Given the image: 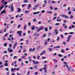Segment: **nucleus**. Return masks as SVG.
Returning a JSON list of instances; mask_svg holds the SVG:
<instances>
[{"mask_svg": "<svg viewBox=\"0 0 75 75\" xmlns=\"http://www.w3.org/2000/svg\"><path fill=\"white\" fill-rule=\"evenodd\" d=\"M40 28H39L38 29H37V30L38 31V32H39L41 30H43L44 29V28L42 27V26H40Z\"/></svg>", "mask_w": 75, "mask_h": 75, "instance_id": "obj_1", "label": "nucleus"}, {"mask_svg": "<svg viewBox=\"0 0 75 75\" xmlns=\"http://www.w3.org/2000/svg\"><path fill=\"white\" fill-rule=\"evenodd\" d=\"M11 12H13L14 11V8H13V4L11 5Z\"/></svg>", "mask_w": 75, "mask_h": 75, "instance_id": "obj_2", "label": "nucleus"}, {"mask_svg": "<svg viewBox=\"0 0 75 75\" xmlns=\"http://www.w3.org/2000/svg\"><path fill=\"white\" fill-rule=\"evenodd\" d=\"M72 37V35H69V36L67 37L68 40H67V42H69V40H70V38Z\"/></svg>", "mask_w": 75, "mask_h": 75, "instance_id": "obj_3", "label": "nucleus"}, {"mask_svg": "<svg viewBox=\"0 0 75 75\" xmlns=\"http://www.w3.org/2000/svg\"><path fill=\"white\" fill-rule=\"evenodd\" d=\"M21 33H22V31H18L17 34H19V36H21Z\"/></svg>", "mask_w": 75, "mask_h": 75, "instance_id": "obj_4", "label": "nucleus"}, {"mask_svg": "<svg viewBox=\"0 0 75 75\" xmlns=\"http://www.w3.org/2000/svg\"><path fill=\"white\" fill-rule=\"evenodd\" d=\"M8 51L9 52H10L11 53V52L13 51V50H11V49L10 48H8Z\"/></svg>", "mask_w": 75, "mask_h": 75, "instance_id": "obj_5", "label": "nucleus"}, {"mask_svg": "<svg viewBox=\"0 0 75 75\" xmlns=\"http://www.w3.org/2000/svg\"><path fill=\"white\" fill-rule=\"evenodd\" d=\"M55 34H58V30L57 29H55L54 30V33H55Z\"/></svg>", "mask_w": 75, "mask_h": 75, "instance_id": "obj_6", "label": "nucleus"}, {"mask_svg": "<svg viewBox=\"0 0 75 75\" xmlns=\"http://www.w3.org/2000/svg\"><path fill=\"white\" fill-rule=\"evenodd\" d=\"M63 63L64 64L63 66L64 67H67V66H68V65H67V62H64Z\"/></svg>", "mask_w": 75, "mask_h": 75, "instance_id": "obj_7", "label": "nucleus"}, {"mask_svg": "<svg viewBox=\"0 0 75 75\" xmlns=\"http://www.w3.org/2000/svg\"><path fill=\"white\" fill-rule=\"evenodd\" d=\"M17 42H16V43H15L13 45V49H15V48H16V46H17Z\"/></svg>", "mask_w": 75, "mask_h": 75, "instance_id": "obj_8", "label": "nucleus"}, {"mask_svg": "<svg viewBox=\"0 0 75 75\" xmlns=\"http://www.w3.org/2000/svg\"><path fill=\"white\" fill-rule=\"evenodd\" d=\"M62 17H65V18H68V17L67 15H62Z\"/></svg>", "mask_w": 75, "mask_h": 75, "instance_id": "obj_9", "label": "nucleus"}, {"mask_svg": "<svg viewBox=\"0 0 75 75\" xmlns=\"http://www.w3.org/2000/svg\"><path fill=\"white\" fill-rule=\"evenodd\" d=\"M16 69V68H12L11 69V72H13V71H15Z\"/></svg>", "mask_w": 75, "mask_h": 75, "instance_id": "obj_10", "label": "nucleus"}, {"mask_svg": "<svg viewBox=\"0 0 75 75\" xmlns=\"http://www.w3.org/2000/svg\"><path fill=\"white\" fill-rule=\"evenodd\" d=\"M40 13V11H38V12H35L33 13V15H35V14H39V13Z\"/></svg>", "mask_w": 75, "mask_h": 75, "instance_id": "obj_11", "label": "nucleus"}, {"mask_svg": "<svg viewBox=\"0 0 75 75\" xmlns=\"http://www.w3.org/2000/svg\"><path fill=\"white\" fill-rule=\"evenodd\" d=\"M69 18H70V19H72L73 18H74V15H71L70 16Z\"/></svg>", "mask_w": 75, "mask_h": 75, "instance_id": "obj_12", "label": "nucleus"}, {"mask_svg": "<svg viewBox=\"0 0 75 75\" xmlns=\"http://www.w3.org/2000/svg\"><path fill=\"white\" fill-rule=\"evenodd\" d=\"M6 13V12L4 10H3L1 12V14H5V13Z\"/></svg>", "mask_w": 75, "mask_h": 75, "instance_id": "obj_13", "label": "nucleus"}, {"mask_svg": "<svg viewBox=\"0 0 75 75\" xmlns=\"http://www.w3.org/2000/svg\"><path fill=\"white\" fill-rule=\"evenodd\" d=\"M31 6V5L30 4H28V9H30Z\"/></svg>", "mask_w": 75, "mask_h": 75, "instance_id": "obj_14", "label": "nucleus"}, {"mask_svg": "<svg viewBox=\"0 0 75 75\" xmlns=\"http://www.w3.org/2000/svg\"><path fill=\"white\" fill-rule=\"evenodd\" d=\"M60 48V46H56L55 47H54V49L55 48Z\"/></svg>", "mask_w": 75, "mask_h": 75, "instance_id": "obj_15", "label": "nucleus"}, {"mask_svg": "<svg viewBox=\"0 0 75 75\" xmlns=\"http://www.w3.org/2000/svg\"><path fill=\"white\" fill-rule=\"evenodd\" d=\"M18 13H19V12H20V11H21V10L20 9V8H18Z\"/></svg>", "mask_w": 75, "mask_h": 75, "instance_id": "obj_16", "label": "nucleus"}, {"mask_svg": "<svg viewBox=\"0 0 75 75\" xmlns=\"http://www.w3.org/2000/svg\"><path fill=\"white\" fill-rule=\"evenodd\" d=\"M67 68L68 69V71H71V67L69 68V67H68V66H67Z\"/></svg>", "mask_w": 75, "mask_h": 75, "instance_id": "obj_17", "label": "nucleus"}, {"mask_svg": "<svg viewBox=\"0 0 75 75\" xmlns=\"http://www.w3.org/2000/svg\"><path fill=\"white\" fill-rule=\"evenodd\" d=\"M44 66H45L44 68V70H46V68H47V65L46 64H45V65H44Z\"/></svg>", "mask_w": 75, "mask_h": 75, "instance_id": "obj_18", "label": "nucleus"}, {"mask_svg": "<svg viewBox=\"0 0 75 75\" xmlns=\"http://www.w3.org/2000/svg\"><path fill=\"white\" fill-rule=\"evenodd\" d=\"M61 52H62V53H64V52H65V50L63 49H61L60 50Z\"/></svg>", "mask_w": 75, "mask_h": 75, "instance_id": "obj_19", "label": "nucleus"}, {"mask_svg": "<svg viewBox=\"0 0 75 75\" xmlns=\"http://www.w3.org/2000/svg\"><path fill=\"white\" fill-rule=\"evenodd\" d=\"M35 28V26H33L31 28V29L32 30H34Z\"/></svg>", "mask_w": 75, "mask_h": 75, "instance_id": "obj_20", "label": "nucleus"}, {"mask_svg": "<svg viewBox=\"0 0 75 75\" xmlns=\"http://www.w3.org/2000/svg\"><path fill=\"white\" fill-rule=\"evenodd\" d=\"M7 43H5L4 44V47H7Z\"/></svg>", "mask_w": 75, "mask_h": 75, "instance_id": "obj_21", "label": "nucleus"}, {"mask_svg": "<svg viewBox=\"0 0 75 75\" xmlns=\"http://www.w3.org/2000/svg\"><path fill=\"white\" fill-rule=\"evenodd\" d=\"M3 7H4V5L2 6L1 7H0V10H2V9H3Z\"/></svg>", "mask_w": 75, "mask_h": 75, "instance_id": "obj_22", "label": "nucleus"}, {"mask_svg": "<svg viewBox=\"0 0 75 75\" xmlns=\"http://www.w3.org/2000/svg\"><path fill=\"white\" fill-rule=\"evenodd\" d=\"M9 48H11V47H12V45H11V44H10L9 45Z\"/></svg>", "mask_w": 75, "mask_h": 75, "instance_id": "obj_23", "label": "nucleus"}, {"mask_svg": "<svg viewBox=\"0 0 75 75\" xmlns=\"http://www.w3.org/2000/svg\"><path fill=\"white\" fill-rule=\"evenodd\" d=\"M4 65L6 67H8V64H7V63H5L4 64Z\"/></svg>", "mask_w": 75, "mask_h": 75, "instance_id": "obj_24", "label": "nucleus"}, {"mask_svg": "<svg viewBox=\"0 0 75 75\" xmlns=\"http://www.w3.org/2000/svg\"><path fill=\"white\" fill-rule=\"evenodd\" d=\"M46 37V34L44 33L43 34V35L42 36L43 38H44V37Z\"/></svg>", "mask_w": 75, "mask_h": 75, "instance_id": "obj_25", "label": "nucleus"}, {"mask_svg": "<svg viewBox=\"0 0 75 75\" xmlns=\"http://www.w3.org/2000/svg\"><path fill=\"white\" fill-rule=\"evenodd\" d=\"M58 57H62V55L60 54H59L58 55Z\"/></svg>", "mask_w": 75, "mask_h": 75, "instance_id": "obj_26", "label": "nucleus"}, {"mask_svg": "<svg viewBox=\"0 0 75 75\" xmlns=\"http://www.w3.org/2000/svg\"><path fill=\"white\" fill-rule=\"evenodd\" d=\"M23 1L24 3H28V1L27 0H24Z\"/></svg>", "mask_w": 75, "mask_h": 75, "instance_id": "obj_27", "label": "nucleus"}, {"mask_svg": "<svg viewBox=\"0 0 75 75\" xmlns=\"http://www.w3.org/2000/svg\"><path fill=\"white\" fill-rule=\"evenodd\" d=\"M45 30L47 32L48 31V28H45Z\"/></svg>", "mask_w": 75, "mask_h": 75, "instance_id": "obj_28", "label": "nucleus"}, {"mask_svg": "<svg viewBox=\"0 0 75 75\" xmlns=\"http://www.w3.org/2000/svg\"><path fill=\"white\" fill-rule=\"evenodd\" d=\"M71 27L72 28H75V26L73 24H72L71 25Z\"/></svg>", "mask_w": 75, "mask_h": 75, "instance_id": "obj_29", "label": "nucleus"}, {"mask_svg": "<svg viewBox=\"0 0 75 75\" xmlns=\"http://www.w3.org/2000/svg\"><path fill=\"white\" fill-rule=\"evenodd\" d=\"M61 21V19H57V21H58V22H60Z\"/></svg>", "mask_w": 75, "mask_h": 75, "instance_id": "obj_30", "label": "nucleus"}, {"mask_svg": "<svg viewBox=\"0 0 75 75\" xmlns=\"http://www.w3.org/2000/svg\"><path fill=\"white\" fill-rule=\"evenodd\" d=\"M59 40V36L57 37V41H58Z\"/></svg>", "mask_w": 75, "mask_h": 75, "instance_id": "obj_31", "label": "nucleus"}, {"mask_svg": "<svg viewBox=\"0 0 75 75\" xmlns=\"http://www.w3.org/2000/svg\"><path fill=\"white\" fill-rule=\"evenodd\" d=\"M53 61H54L55 62H56V63H57V60L55 59H53Z\"/></svg>", "mask_w": 75, "mask_h": 75, "instance_id": "obj_32", "label": "nucleus"}, {"mask_svg": "<svg viewBox=\"0 0 75 75\" xmlns=\"http://www.w3.org/2000/svg\"><path fill=\"white\" fill-rule=\"evenodd\" d=\"M37 65H36L34 67V68L35 69H37Z\"/></svg>", "mask_w": 75, "mask_h": 75, "instance_id": "obj_33", "label": "nucleus"}, {"mask_svg": "<svg viewBox=\"0 0 75 75\" xmlns=\"http://www.w3.org/2000/svg\"><path fill=\"white\" fill-rule=\"evenodd\" d=\"M63 44L64 45H66V42H63Z\"/></svg>", "mask_w": 75, "mask_h": 75, "instance_id": "obj_34", "label": "nucleus"}, {"mask_svg": "<svg viewBox=\"0 0 75 75\" xmlns=\"http://www.w3.org/2000/svg\"><path fill=\"white\" fill-rule=\"evenodd\" d=\"M40 6V4H38L37 5H36L35 6V8H36V7H38Z\"/></svg>", "mask_w": 75, "mask_h": 75, "instance_id": "obj_35", "label": "nucleus"}, {"mask_svg": "<svg viewBox=\"0 0 75 75\" xmlns=\"http://www.w3.org/2000/svg\"><path fill=\"white\" fill-rule=\"evenodd\" d=\"M68 14H71V11H69L68 12Z\"/></svg>", "mask_w": 75, "mask_h": 75, "instance_id": "obj_36", "label": "nucleus"}, {"mask_svg": "<svg viewBox=\"0 0 75 75\" xmlns=\"http://www.w3.org/2000/svg\"><path fill=\"white\" fill-rule=\"evenodd\" d=\"M7 40H10V41H11V39L10 38H8Z\"/></svg>", "mask_w": 75, "mask_h": 75, "instance_id": "obj_37", "label": "nucleus"}, {"mask_svg": "<svg viewBox=\"0 0 75 75\" xmlns=\"http://www.w3.org/2000/svg\"><path fill=\"white\" fill-rule=\"evenodd\" d=\"M49 50L50 51H52V49L51 48H49Z\"/></svg>", "mask_w": 75, "mask_h": 75, "instance_id": "obj_38", "label": "nucleus"}, {"mask_svg": "<svg viewBox=\"0 0 75 75\" xmlns=\"http://www.w3.org/2000/svg\"><path fill=\"white\" fill-rule=\"evenodd\" d=\"M5 70H6V71H8L9 70V69H8V68H6Z\"/></svg>", "mask_w": 75, "mask_h": 75, "instance_id": "obj_39", "label": "nucleus"}, {"mask_svg": "<svg viewBox=\"0 0 75 75\" xmlns=\"http://www.w3.org/2000/svg\"><path fill=\"white\" fill-rule=\"evenodd\" d=\"M60 36L61 37V38H62L63 39L64 38V36L63 35H61Z\"/></svg>", "mask_w": 75, "mask_h": 75, "instance_id": "obj_40", "label": "nucleus"}, {"mask_svg": "<svg viewBox=\"0 0 75 75\" xmlns=\"http://www.w3.org/2000/svg\"><path fill=\"white\" fill-rule=\"evenodd\" d=\"M51 21H52L51 20H48L47 21V22H48V23H51Z\"/></svg>", "mask_w": 75, "mask_h": 75, "instance_id": "obj_41", "label": "nucleus"}, {"mask_svg": "<svg viewBox=\"0 0 75 75\" xmlns=\"http://www.w3.org/2000/svg\"><path fill=\"white\" fill-rule=\"evenodd\" d=\"M21 50L20 49L18 50V52H19V53H21Z\"/></svg>", "mask_w": 75, "mask_h": 75, "instance_id": "obj_42", "label": "nucleus"}, {"mask_svg": "<svg viewBox=\"0 0 75 75\" xmlns=\"http://www.w3.org/2000/svg\"><path fill=\"white\" fill-rule=\"evenodd\" d=\"M52 12H51V11H49V12H47V13H49V14H52Z\"/></svg>", "mask_w": 75, "mask_h": 75, "instance_id": "obj_43", "label": "nucleus"}, {"mask_svg": "<svg viewBox=\"0 0 75 75\" xmlns=\"http://www.w3.org/2000/svg\"><path fill=\"white\" fill-rule=\"evenodd\" d=\"M44 3H45V4H47V1L46 0H45L44 1Z\"/></svg>", "mask_w": 75, "mask_h": 75, "instance_id": "obj_44", "label": "nucleus"}, {"mask_svg": "<svg viewBox=\"0 0 75 75\" xmlns=\"http://www.w3.org/2000/svg\"><path fill=\"white\" fill-rule=\"evenodd\" d=\"M55 25L57 26V25H59V23H57L55 24Z\"/></svg>", "mask_w": 75, "mask_h": 75, "instance_id": "obj_45", "label": "nucleus"}, {"mask_svg": "<svg viewBox=\"0 0 75 75\" xmlns=\"http://www.w3.org/2000/svg\"><path fill=\"white\" fill-rule=\"evenodd\" d=\"M42 13H45V11L44 10H43L42 11Z\"/></svg>", "mask_w": 75, "mask_h": 75, "instance_id": "obj_46", "label": "nucleus"}, {"mask_svg": "<svg viewBox=\"0 0 75 75\" xmlns=\"http://www.w3.org/2000/svg\"><path fill=\"white\" fill-rule=\"evenodd\" d=\"M42 59H46V57H42Z\"/></svg>", "mask_w": 75, "mask_h": 75, "instance_id": "obj_47", "label": "nucleus"}, {"mask_svg": "<svg viewBox=\"0 0 75 75\" xmlns=\"http://www.w3.org/2000/svg\"><path fill=\"white\" fill-rule=\"evenodd\" d=\"M39 62L38 61H36V62H35V64H39Z\"/></svg>", "mask_w": 75, "mask_h": 75, "instance_id": "obj_48", "label": "nucleus"}, {"mask_svg": "<svg viewBox=\"0 0 75 75\" xmlns=\"http://www.w3.org/2000/svg\"><path fill=\"white\" fill-rule=\"evenodd\" d=\"M43 54H45V53L46 52V51L45 50H44L43 52H42Z\"/></svg>", "mask_w": 75, "mask_h": 75, "instance_id": "obj_49", "label": "nucleus"}, {"mask_svg": "<svg viewBox=\"0 0 75 75\" xmlns=\"http://www.w3.org/2000/svg\"><path fill=\"white\" fill-rule=\"evenodd\" d=\"M9 73H10V71H8L7 72V75H9Z\"/></svg>", "mask_w": 75, "mask_h": 75, "instance_id": "obj_50", "label": "nucleus"}, {"mask_svg": "<svg viewBox=\"0 0 75 75\" xmlns=\"http://www.w3.org/2000/svg\"><path fill=\"white\" fill-rule=\"evenodd\" d=\"M74 33V32H71L69 33V34H73Z\"/></svg>", "mask_w": 75, "mask_h": 75, "instance_id": "obj_51", "label": "nucleus"}, {"mask_svg": "<svg viewBox=\"0 0 75 75\" xmlns=\"http://www.w3.org/2000/svg\"><path fill=\"white\" fill-rule=\"evenodd\" d=\"M28 25H29V26L31 24L30 22H28Z\"/></svg>", "mask_w": 75, "mask_h": 75, "instance_id": "obj_52", "label": "nucleus"}, {"mask_svg": "<svg viewBox=\"0 0 75 75\" xmlns=\"http://www.w3.org/2000/svg\"><path fill=\"white\" fill-rule=\"evenodd\" d=\"M30 71H28L27 73V74H26V75H28L29 74H30Z\"/></svg>", "mask_w": 75, "mask_h": 75, "instance_id": "obj_53", "label": "nucleus"}, {"mask_svg": "<svg viewBox=\"0 0 75 75\" xmlns=\"http://www.w3.org/2000/svg\"><path fill=\"white\" fill-rule=\"evenodd\" d=\"M47 42H45V45L46 46L47 45Z\"/></svg>", "mask_w": 75, "mask_h": 75, "instance_id": "obj_54", "label": "nucleus"}, {"mask_svg": "<svg viewBox=\"0 0 75 75\" xmlns=\"http://www.w3.org/2000/svg\"><path fill=\"white\" fill-rule=\"evenodd\" d=\"M26 42H27V43L26 44V45H27V44H28V43H29V42L28 41V40H27L26 41Z\"/></svg>", "mask_w": 75, "mask_h": 75, "instance_id": "obj_55", "label": "nucleus"}, {"mask_svg": "<svg viewBox=\"0 0 75 75\" xmlns=\"http://www.w3.org/2000/svg\"><path fill=\"white\" fill-rule=\"evenodd\" d=\"M7 36V33H6L5 35H4V37H6V36Z\"/></svg>", "mask_w": 75, "mask_h": 75, "instance_id": "obj_56", "label": "nucleus"}, {"mask_svg": "<svg viewBox=\"0 0 75 75\" xmlns=\"http://www.w3.org/2000/svg\"><path fill=\"white\" fill-rule=\"evenodd\" d=\"M28 13V11H25V13Z\"/></svg>", "mask_w": 75, "mask_h": 75, "instance_id": "obj_57", "label": "nucleus"}, {"mask_svg": "<svg viewBox=\"0 0 75 75\" xmlns=\"http://www.w3.org/2000/svg\"><path fill=\"white\" fill-rule=\"evenodd\" d=\"M26 50V49H24V50H23V52L24 53H25V50Z\"/></svg>", "mask_w": 75, "mask_h": 75, "instance_id": "obj_58", "label": "nucleus"}, {"mask_svg": "<svg viewBox=\"0 0 75 75\" xmlns=\"http://www.w3.org/2000/svg\"><path fill=\"white\" fill-rule=\"evenodd\" d=\"M43 54H44V53H43L42 52L40 54V55H43Z\"/></svg>", "mask_w": 75, "mask_h": 75, "instance_id": "obj_59", "label": "nucleus"}, {"mask_svg": "<svg viewBox=\"0 0 75 75\" xmlns=\"http://www.w3.org/2000/svg\"><path fill=\"white\" fill-rule=\"evenodd\" d=\"M50 10H52V9H53V8H52V6H50Z\"/></svg>", "mask_w": 75, "mask_h": 75, "instance_id": "obj_60", "label": "nucleus"}, {"mask_svg": "<svg viewBox=\"0 0 75 75\" xmlns=\"http://www.w3.org/2000/svg\"><path fill=\"white\" fill-rule=\"evenodd\" d=\"M43 7H45V4H43Z\"/></svg>", "mask_w": 75, "mask_h": 75, "instance_id": "obj_61", "label": "nucleus"}, {"mask_svg": "<svg viewBox=\"0 0 75 75\" xmlns=\"http://www.w3.org/2000/svg\"><path fill=\"white\" fill-rule=\"evenodd\" d=\"M26 29V25H25L24 27V29L25 30Z\"/></svg>", "mask_w": 75, "mask_h": 75, "instance_id": "obj_62", "label": "nucleus"}, {"mask_svg": "<svg viewBox=\"0 0 75 75\" xmlns=\"http://www.w3.org/2000/svg\"><path fill=\"white\" fill-rule=\"evenodd\" d=\"M29 51H30V52H31V51H32V49L31 48H30L29 49Z\"/></svg>", "mask_w": 75, "mask_h": 75, "instance_id": "obj_63", "label": "nucleus"}, {"mask_svg": "<svg viewBox=\"0 0 75 75\" xmlns=\"http://www.w3.org/2000/svg\"><path fill=\"white\" fill-rule=\"evenodd\" d=\"M68 10H70V7L69 6L68 8Z\"/></svg>", "mask_w": 75, "mask_h": 75, "instance_id": "obj_64", "label": "nucleus"}]
</instances>
